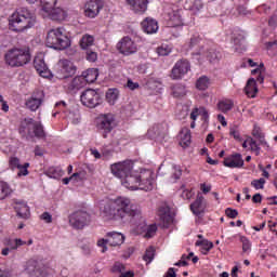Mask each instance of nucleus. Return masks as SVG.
<instances>
[{
  "label": "nucleus",
  "instance_id": "nucleus-1",
  "mask_svg": "<svg viewBox=\"0 0 277 277\" xmlns=\"http://www.w3.org/2000/svg\"><path fill=\"white\" fill-rule=\"evenodd\" d=\"M100 215L103 220H115L129 224L131 220L142 217V208L137 203H132L131 199L119 197L114 201H103L100 205Z\"/></svg>",
  "mask_w": 277,
  "mask_h": 277
},
{
  "label": "nucleus",
  "instance_id": "nucleus-2",
  "mask_svg": "<svg viewBox=\"0 0 277 277\" xmlns=\"http://www.w3.org/2000/svg\"><path fill=\"white\" fill-rule=\"evenodd\" d=\"M121 184L127 189H143V192H150L155 186V179H153V171L148 169H141L140 171H132L123 180Z\"/></svg>",
  "mask_w": 277,
  "mask_h": 277
},
{
  "label": "nucleus",
  "instance_id": "nucleus-3",
  "mask_svg": "<svg viewBox=\"0 0 277 277\" xmlns=\"http://www.w3.org/2000/svg\"><path fill=\"white\" fill-rule=\"evenodd\" d=\"M36 25V15L27 8H18L9 16V29L21 34Z\"/></svg>",
  "mask_w": 277,
  "mask_h": 277
},
{
  "label": "nucleus",
  "instance_id": "nucleus-4",
  "mask_svg": "<svg viewBox=\"0 0 277 277\" xmlns=\"http://www.w3.org/2000/svg\"><path fill=\"white\" fill-rule=\"evenodd\" d=\"M45 44L55 51H64L70 47V38L66 35L64 27L52 28L48 31Z\"/></svg>",
  "mask_w": 277,
  "mask_h": 277
},
{
  "label": "nucleus",
  "instance_id": "nucleus-5",
  "mask_svg": "<svg viewBox=\"0 0 277 277\" xmlns=\"http://www.w3.org/2000/svg\"><path fill=\"white\" fill-rule=\"evenodd\" d=\"M4 62L11 68H21L31 62V53L23 48H13L5 52Z\"/></svg>",
  "mask_w": 277,
  "mask_h": 277
},
{
  "label": "nucleus",
  "instance_id": "nucleus-6",
  "mask_svg": "<svg viewBox=\"0 0 277 277\" xmlns=\"http://www.w3.org/2000/svg\"><path fill=\"white\" fill-rule=\"evenodd\" d=\"M19 133L22 137H26V140L34 137L44 140V137H47L42 123L40 121H34V119H25L19 127Z\"/></svg>",
  "mask_w": 277,
  "mask_h": 277
},
{
  "label": "nucleus",
  "instance_id": "nucleus-7",
  "mask_svg": "<svg viewBox=\"0 0 277 277\" xmlns=\"http://www.w3.org/2000/svg\"><path fill=\"white\" fill-rule=\"evenodd\" d=\"M24 271L29 277H49L51 275V268L35 259H30L26 262Z\"/></svg>",
  "mask_w": 277,
  "mask_h": 277
},
{
  "label": "nucleus",
  "instance_id": "nucleus-8",
  "mask_svg": "<svg viewBox=\"0 0 277 277\" xmlns=\"http://www.w3.org/2000/svg\"><path fill=\"white\" fill-rule=\"evenodd\" d=\"M116 127V117L114 114L101 115L97 118V129L101 131L104 138H107V135L114 131Z\"/></svg>",
  "mask_w": 277,
  "mask_h": 277
},
{
  "label": "nucleus",
  "instance_id": "nucleus-9",
  "mask_svg": "<svg viewBox=\"0 0 277 277\" xmlns=\"http://www.w3.org/2000/svg\"><path fill=\"white\" fill-rule=\"evenodd\" d=\"M133 160H123L113 163L110 166V171L114 176L122 181L128 174L133 172Z\"/></svg>",
  "mask_w": 277,
  "mask_h": 277
},
{
  "label": "nucleus",
  "instance_id": "nucleus-10",
  "mask_svg": "<svg viewBox=\"0 0 277 277\" xmlns=\"http://www.w3.org/2000/svg\"><path fill=\"white\" fill-rule=\"evenodd\" d=\"M80 101L84 107H89L90 109H94V107H98L101 103H103V98L101 97V93L96 92L94 89H87L80 95Z\"/></svg>",
  "mask_w": 277,
  "mask_h": 277
},
{
  "label": "nucleus",
  "instance_id": "nucleus-11",
  "mask_svg": "<svg viewBox=\"0 0 277 277\" xmlns=\"http://www.w3.org/2000/svg\"><path fill=\"white\" fill-rule=\"evenodd\" d=\"M69 225L72 226L76 230H81L90 224V214L85 211L78 210L71 213L68 217Z\"/></svg>",
  "mask_w": 277,
  "mask_h": 277
},
{
  "label": "nucleus",
  "instance_id": "nucleus-12",
  "mask_svg": "<svg viewBox=\"0 0 277 277\" xmlns=\"http://www.w3.org/2000/svg\"><path fill=\"white\" fill-rule=\"evenodd\" d=\"M124 243V236L120 233H108L106 239H100L97 241L98 248H102V252H107V246L116 248V246H122Z\"/></svg>",
  "mask_w": 277,
  "mask_h": 277
},
{
  "label": "nucleus",
  "instance_id": "nucleus-13",
  "mask_svg": "<svg viewBox=\"0 0 277 277\" xmlns=\"http://www.w3.org/2000/svg\"><path fill=\"white\" fill-rule=\"evenodd\" d=\"M117 51L126 57L135 55V53H137V43H135L131 37L126 36L117 43Z\"/></svg>",
  "mask_w": 277,
  "mask_h": 277
},
{
  "label": "nucleus",
  "instance_id": "nucleus-14",
  "mask_svg": "<svg viewBox=\"0 0 277 277\" xmlns=\"http://www.w3.org/2000/svg\"><path fill=\"white\" fill-rule=\"evenodd\" d=\"M130 223L136 226V228H140L141 230H145V239H153V237L157 235V225L151 224L146 226V220L144 219V216H142V214L140 219L134 217L130 221Z\"/></svg>",
  "mask_w": 277,
  "mask_h": 277
},
{
  "label": "nucleus",
  "instance_id": "nucleus-15",
  "mask_svg": "<svg viewBox=\"0 0 277 277\" xmlns=\"http://www.w3.org/2000/svg\"><path fill=\"white\" fill-rule=\"evenodd\" d=\"M192 70V64L186 58H182L175 63L171 70V79L179 80Z\"/></svg>",
  "mask_w": 277,
  "mask_h": 277
},
{
  "label": "nucleus",
  "instance_id": "nucleus-16",
  "mask_svg": "<svg viewBox=\"0 0 277 277\" xmlns=\"http://www.w3.org/2000/svg\"><path fill=\"white\" fill-rule=\"evenodd\" d=\"M85 78L82 76H77L75 78H67L63 82V87L70 94H75V92H79L82 88H85Z\"/></svg>",
  "mask_w": 277,
  "mask_h": 277
},
{
  "label": "nucleus",
  "instance_id": "nucleus-17",
  "mask_svg": "<svg viewBox=\"0 0 277 277\" xmlns=\"http://www.w3.org/2000/svg\"><path fill=\"white\" fill-rule=\"evenodd\" d=\"M77 72V67L72 64V62L68 60H61L58 62V70L57 75L60 79H68L69 77H72Z\"/></svg>",
  "mask_w": 277,
  "mask_h": 277
},
{
  "label": "nucleus",
  "instance_id": "nucleus-18",
  "mask_svg": "<svg viewBox=\"0 0 277 277\" xmlns=\"http://www.w3.org/2000/svg\"><path fill=\"white\" fill-rule=\"evenodd\" d=\"M103 10V2L101 0H90L84 5V16L88 18H96Z\"/></svg>",
  "mask_w": 277,
  "mask_h": 277
},
{
  "label": "nucleus",
  "instance_id": "nucleus-19",
  "mask_svg": "<svg viewBox=\"0 0 277 277\" xmlns=\"http://www.w3.org/2000/svg\"><path fill=\"white\" fill-rule=\"evenodd\" d=\"M43 101H44V92L35 91L32 95L26 101V107L30 109V111H38Z\"/></svg>",
  "mask_w": 277,
  "mask_h": 277
},
{
  "label": "nucleus",
  "instance_id": "nucleus-20",
  "mask_svg": "<svg viewBox=\"0 0 277 277\" xmlns=\"http://www.w3.org/2000/svg\"><path fill=\"white\" fill-rule=\"evenodd\" d=\"M34 67L40 77H43L44 79H49V77H51V69H49V66L44 62V56H36L34 60Z\"/></svg>",
  "mask_w": 277,
  "mask_h": 277
},
{
  "label": "nucleus",
  "instance_id": "nucleus-21",
  "mask_svg": "<svg viewBox=\"0 0 277 277\" xmlns=\"http://www.w3.org/2000/svg\"><path fill=\"white\" fill-rule=\"evenodd\" d=\"M223 164L225 166V168L232 169L243 168V157L241 156V154H232L224 158Z\"/></svg>",
  "mask_w": 277,
  "mask_h": 277
},
{
  "label": "nucleus",
  "instance_id": "nucleus-22",
  "mask_svg": "<svg viewBox=\"0 0 277 277\" xmlns=\"http://www.w3.org/2000/svg\"><path fill=\"white\" fill-rule=\"evenodd\" d=\"M126 3L134 14H144L148 10V0H126Z\"/></svg>",
  "mask_w": 277,
  "mask_h": 277
},
{
  "label": "nucleus",
  "instance_id": "nucleus-23",
  "mask_svg": "<svg viewBox=\"0 0 277 277\" xmlns=\"http://www.w3.org/2000/svg\"><path fill=\"white\" fill-rule=\"evenodd\" d=\"M141 27L145 34H157L159 31V23L153 17H147L141 23Z\"/></svg>",
  "mask_w": 277,
  "mask_h": 277
},
{
  "label": "nucleus",
  "instance_id": "nucleus-24",
  "mask_svg": "<svg viewBox=\"0 0 277 277\" xmlns=\"http://www.w3.org/2000/svg\"><path fill=\"white\" fill-rule=\"evenodd\" d=\"M4 246H6V248H10L11 250H18V248H21L22 246H31L34 243V239H29L28 241H25L21 238H15V239H11V238H6L3 241Z\"/></svg>",
  "mask_w": 277,
  "mask_h": 277
},
{
  "label": "nucleus",
  "instance_id": "nucleus-25",
  "mask_svg": "<svg viewBox=\"0 0 277 277\" xmlns=\"http://www.w3.org/2000/svg\"><path fill=\"white\" fill-rule=\"evenodd\" d=\"M13 208L18 217H22L23 220H27L29 217V206H27L25 201H14Z\"/></svg>",
  "mask_w": 277,
  "mask_h": 277
},
{
  "label": "nucleus",
  "instance_id": "nucleus-26",
  "mask_svg": "<svg viewBox=\"0 0 277 277\" xmlns=\"http://www.w3.org/2000/svg\"><path fill=\"white\" fill-rule=\"evenodd\" d=\"M190 211L194 215L205 213V197L202 195L198 194L196 200L190 203Z\"/></svg>",
  "mask_w": 277,
  "mask_h": 277
},
{
  "label": "nucleus",
  "instance_id": "nucleus-27",
  "mask_svg": "<svg viewBox=\"0 0 277 277\" xmlns=\"http://www.w3.org/2000/svg\"><path fill=\"white\" fill-rule=\"evenodd\" d=\"M164 133L166 126L163 123L155 124L147 131V135L150 140H157V137H161Z\"/></svg>",
  "mask_w": 277,
  "mask_h": 277
},
{
  "label": "nucleus",
  "instance_id": "nucleus-28",
  "mask_svg": "<svg viewBox=\"0 0 277 277\" xmlns=\"http://www.w3.org/2000/svg\"><path fill=\"white\" fill-rule=\"evenodd\" d=\"M245 92L249 98H254V96H256V93L259 92V88L256 87V80L254 78H250L247 81V84L245 87Z\"/></svg>",
  "mask_w": 277,
  "mask_h": 277
},
{
  "label": "nucleus",
  "instance_id": "nucleus-29",
  "mask_svg": "<svg viewBox=\"0 0 277 277\" xmlns=\"http://www.w3.org/2000/svg\"><path fill=\"white\" fill-rule=\"evenodd\" d=\"M216 107L222 114H228L235 107V102L230 98H223L217 102Z\"/></svg>",
  "mask_w": 277,
  "mask_h": 277
},
{
  "label": "nucleus",
  "instance_id": "nucleus-30",
  "mask_svg": "<svg viewBox=\"0 0 277 277\" xmlns=\"http://www.w3.org/2000/svg\"><path fill=\"white\" fill-rule=\"evenodd\" d=\"M51 21H64L66 18V11L62 8L53 6L50 12H45Z\"/></svg>",
  "mask_w": 277,
  "mask_h": 277
},
{
  "label": "nucleus",
  "instance_id": "nucleus-31",
  "mask_svg": "<svg viewBox=\"0 0 277 277\" xmlns=\"http://www.w3.org/2000/svg\"><path fill=\"white\" fill-rule=\"evenodd\" d=\"M81 77L84 79L85 85L88 83H94L96 79H98V69L96 68H90L82 72Z\"/></svg>",
  "mask_w": 277,
  "mask_h": 277
},
{
  "label": "nucleus",
  "instance_id": "nucleus-32",
  "mask_svg": "<svg viewBox=\"0 0 277 277\" xmlns=\"http://www.w3.org/2000/svg\"><path fill=\"white\" fill-rule=\"evenodd\" d=\"M189 144H192V130L183 129L180 132V146H182V148H187Z\"/></svg>",
  "mask_w": 277,
  "mask_h": 277
},
{
  "label": "nucleus",
  "instance_id": "nucleus-33",
  "mask_svg": "<svg viewBox=\"0 0 277 277\" xmlns=\"http://www.w3.org/2000/svg\"><path fill=\"white\" fill-rule=\"evenodd\" d=\"M12 194H14L12 186L5 181H0V200H5V198H10Z\"/></svg>",
  "mask_w": 277,
  "mask_h": 277
},
{
  "label": "nucleus",
  "instance_id": "nucleus-34",
  "mask_svg": "<svg viewBox=\"0 0 277 277\" xmlns=\"http://www.w3.org/2000/svg\"><path fill=\"white\" fill-rule=\"evenodd\" d=\"M168 25L169 27H181V25H183V18L179 11H174L169 14Z\"/></svg>",
  "mask_w": 277,
  "mask_h": 277
},
{
  "label": "nucleus",
  "instance_id": "nucleus-35",
  "mask_svg": "<svg viewBox=\"0 0 277 277\" xmlns=\"http://www.w3.org/2000/svg\"><path fill=\"white\" fill-rule=\"evenodd\" d=\"M195 246L201 248V254H209L211 250H213V242L209 241L208 239L197 240Z\"/></svg>",
  "mask_w": 277,
  "mask_h": 277
},
{
  "label": "nucleus",
  "instance_id": "nucleus-36",
  "mask_svg": "<svg viewBox=\"0 0 277 277\" xmlns=\"http://www.w3.org/2000/svg\"><path fill=\"white\" fill-rule=\"evenodd\" d=\"M158 215L163 224H172V215L170 214L169 208L160 207L158 210Z\"/></svg>",
  "mask_w": 277,
  "mask_h": 277
},
{
  "label": "nucleus",
  "instance_id": "nucleus-37",
  "mask_svg": "<svg viewBox=\"0 0 277 277\" xmlns=\"http://www.w3.org/2000/svg\"><path fill=\"white\" fill-rule=\"evenodd\" d=\"M209 85H211V79L207 76H201L196 81L197 90L205 92V90H209Z\"/></svg>",
  "mask_w": 277,
  "mask_h": 277
},
{
  "label": "nucleus",
  "instance_id": "nucleus-38",
  "mask_svg": "<svg viewBox=\"0 0 277 277\" xmlns=\"http://www.w3.org/2000/svg\"><path fill=\"white\" fill-rule=\"evenodd\" d=\"M45 174L50 179H62V176H64L65 172L60 167H51L48 169Z\"/></svg>",
  "mask_w": 277,
  "mask_h": 277
},
{
  "label": "nucleus",
  "instance_id": "nucleus-39",
  "mask_svg": "<svg viewBox=\"0 0 277 277\" xmlns=\"http://www.w3.org/2000/svg\"><path fill=\"white\" fill-rule=\"evenodd\" d=\"M207 60L209 61L210 64H217V62L222 60V53L214 49H210L207 52Z\"/></svg>",
  "mask_w": 277,
  "mask_h": 277
},
{
  "label": "nucleus",
  "instance_id": "nucleus-40",
  "mask_svg": "<svg viewBox=\"0 0 277 277\" xmlns=\"http://www.w3.org/2000/svg\"><path fill=\"white\" fill-rule=\"evenodd\" d=\"M119 91L118 89H108L106 92V101L109 105H116V101H118Z\"/></svg>",
  "mask_w": 277,
  "mask_h": 277
},
{
  "label": "nucleus",
  "instance_id": "nucleus-41",
  "mask_svg": "<svg viewBox=\"0 0 277 277\" xmlns=\"http://www.w3.org/2000/svg\"><path fill=\"white\" fill-rule=\"evenodd\" d=\"M92 44H94V37H92V35L82 36L80 40L81 49H88L89 47H92Z\"/></svg>",
  "mask_w": 277,
  "mask_h": 277
},
{
  "label": "nucleus",
  "instance_id": "nucleus-42",
  "mask_svg": "<svg viewBox=\"0 0 277 277\" xmlns=\"http://www.w3.org/2000/svg\"><path fill=\"white\" fill-rule=\"evenodd\" d=\"M43 12H51L57 4V0H40Z\"/></svg>",
  "mask_w": 277,
  "mask_h": 277
},
{
  "label": "nucleus",
  "instance_id": "nucleus-43",
  "mask_svg": "<svg viewBox=\"0 0 277 277\" xmlns=\"http://www.w3.org/2000/svg\"><path fill=\"white\" fill-rule=\"evenodd\" d=\"M252 135L256 140H259V143L262 146H265V144H267V142L265 141V134L261 131L260 128H254L253 131H252Z\"/></svg>",
  "mask_w": 277,
  "mask_h": 277
},
{
  "label": "nucleus",
  "instance_id": "nucleus-44",
  "mask_svg": "<svg viewBox=\"0 0 277 277\" xmlns=\"http://www.w3.org/2000/svg\"><path fill=\"white\" fill-rule=\"evenodd\" d=\"M265 68V65L260 64V66L251 71V75H258L256 81L258 83H263L265 81V78L263 77V70Z\"/></svg>",
  "mask_w": 277,
  "mask_h": 277
},
{
  "label": "nucleus",
  "instance_id": "nucleus-45",
  "mask_svg": "<svg viewBox=\"0 0 277 277\" xmlns=\"http://www.w3.org/2000/svg\"><path fill=\"white\" fill-rule=\"evenodd\" d=\"M155 259V247H149L145 251V254L143 255V261L146 263H153V260Z\"/></svg>",
  "mask_w": 277,
  "mask_h": 277
},
{
  "label": "nucleus",
  "instance_id": "nucleus-46",
  "mask_svg": "<svg viewBox=\"0 0 277 277\" xmlns=\"http://www.w3.org/2000/svg\"><path fill=\"white\" fill-rule=\"evenodd\" d=\"M172 92H173V96H175V98L185 96V87H183V84H175L172 88Z\"/></svg>",
  "mask_w": 277,
  "mask_h": 277
},
{
  "label": "nucleus",
  "instance_id": "nucleus-47",
  "mask_svg": "<svg viewBox=\"0 0 277 277\" xmlns=\"http://www.w3.org/2000/svg\"><path fill=\"white\" fill-rule=\"evenodd\" d=\"M232 40H233V44H235L236 47V51H239V49H243L241 48L243 47V40H245L243 35H238V36L234 35Z\"/></svg>",
  "mask_w": 277,
  "mask_h": 277
},
{
  "label": "nucleus",
  "instance_id": "nucleus-48",
  "mask_svg": "<svg viewBox=\"0 0 277 277\" xmlns=\"http://www.w3.org/2000/svg\"><path fill=\"white\" fill-rule=\"evenodd\" d=\"M29 162H25L24 164H21L17 169V176H27L29 174Z\"/></svg>",
  "mask_w": 277,
  "mask_h": 277
},
{
  "label": "nucleus",
  "instance_id": "nucleus-49",
  "mask_svg": "<svg viewBox=\"0 0 277 277\" xmlns=\"http://www.w3.org/2000/svg\"><path fill=\"white\" fill-rule=\"evenodd\" d=\"M249 146H250L252 153H254V155L256 157H259V155H261V147L259 146V143H256V141H254L253 138H250Z\"/></svg>",
  "mask_w": 277,
  "mask_h": 277
},
{
  "label": "nucleus",
  "instance_id": "nucleus-50",
  "mask_svg": "<svg viewBox=\"0 0 277 277\" xmlns=\"http://www.w3.org/2000/svg\"><path fill=\"white\" fill-rule=\"evenodd\" d=\"M265 179L261 177L259 180H253L251 182V187H254V189H265Z\"/></svg>",
  "mask_w": 277,
  "mask_h": 277
},
{
  "label": "nucleus",
  "instance_id": "nucleus-51",
  "mask_svg": "<svg viewBox=\"0 0 277 277\" xmlns=\"http://www.w3.org/2000/svg\"><path fill=\"white\" fill-rule=\"evenodd\" d=\"M124 269H127L124 264L120 262H115V264L111 267L113 274H123L122 272H124Z\"/></svg>",
  "mask_w": 277,
  "mask_h": 277
},
{
  "label": "nucleus",
  "instance_id": "nucleus-52",
  "mask_svg": "<svg viewBox=\"0 0 277 277\" xmlns=\"http://www.w3.org/2000/svg\"><path fill=\"white\" fill-rule=\"evenodd\" d=\"M157 53L163 57L166 55H170V53H172V49H170L168 45H161L157 49Z\"/></svg>",
  "mask_w": 277,
  "mask_h": 277
},
{
  "label": "nucleus",
  "instance_id": "nucleus-53",
  "mask_svg": "<svg viewBox=\"0 0 277 277\" xmlns=\"http://www.w3.org/2000/svg\"><path fill=\"white\" fill-rule=\"evenodd\" d=\"M240 241L242 243V251L243 252H248V250H250V248H252V245L250 243V240L248 239V237L241 236Z\"/></svg>",
  "mask_w": 277,
  "mask_h": 277
},
{
  "label": "nucleus",
  "instance_id": "nucleus-54",
  "mask_svg": "<svg viewBox=\"0 0 277 277\" xmlns=\"http://www.w3.org/2000/svg\"><path fill=\"white\" fill-rule=\"evenodd\" d=\"M87 61L88 62H96V60H98V54L92 50H87Z\"/></svg>",
  "mask_w": 277,
  "mask_h": 277
},
{
  "label": "nucleus",
  "instance_id": "nucleus-55",
  "mask_svg": "<svg viewBox=\"0 0 277 277\" xmlns=\"http://www.w3.org/2000/svg\"><path fill=\"white\" fill-rule=\"evenodd\" d=\"M198 44H200V36L195 35L189 40L188 49H194L195 47H198Z\"/></svg>",
  "mask_w": 277,
  "mask_h": 277
},
{
  "label": "nucleus",
  "instance_id": "nucleus-56",
  "mask_svg": "<svg viewBox=\"0 0 277 277\" xmlns=\"http://www.w3.org/2000/svg\"><path fill=\"white\" fill-rule=\"evenodd\" d=\"M70 181H81V176L79 173H74L71 176L69 177H64L63 179V184L64 185H68V183H70Z\"/></svg>",
  "mask_w": 277,
  "mask_h": 277
},
{
  "label": "nucleus",
  "instance_id": "nucleus-57",
  "mask_svg": "<svg viewBox=\"0 0 277 277\" xmlns=\"http://www.w3.org/2000/svg\"><path fill=\"white\" fill-rule=\"evenodd\" d=\"M9 166L12 170L18 169L21 166V160L16 157H11L9 160Z\"/></svg>",
  "mask_w": 277,
  "mask_h": 277
},
{
  "label": "nucleus",
  "instance_id": "nucleus-58",
  "mask_svg": "<svg viewBox=\"0 0 277 277\" xmlns=\"http://www.w3.org/2000/svg\"><path fill=\"white\" fill-rule=\"evenodd\" d=\"M201 113H202V107L194 108L190 113V120H194V122H196V120H198V116H201Z\"/></svg>",
  "mask_w": 277,
  "mask_h": 277
},
{
  "label": "nucleus",
  "instance_id": "nucleus-59",
  "mask_svg": "<svg viewBox=\"0 0 277 277\" xmlns=\"http://www.w3.org/2000/svg\"><path fill=\"white\" fill-rule=\"evenodd\" d=\"M225 215L227 217H229L230 220H235V217H237V215H239V212L233 208H227L225 210Z\"/></svg>",
  "mask_w": 277,
  "mask_h": 277
},
{
  "label": "nucleus",
  "instance_id": "nucleus-60",
  "mask_svg": "<svg viewBox=\"0 0 277 277\" xmlns=\"http://www.w3.org/2000/svg\"><path fill=\"white\" fill-rule=\"evenodd\" d=\"M181 197H182L184 200H192V198H194V190H192V189H184V190L182 192Z\"/></svg>",
  "mask_w": 277,
  "mask_h": 277
},
{
  "label": "nucleus",
  "instance_id": "nucleus-61",
  "mask_svg": "<svg viewBox=\"0 0 277 277\" xmlns=\"http://www.w3.org/2000/svg\"><path fill=\"white\" fill-rule=\"evenodd\" d=\"M182 175H183V170H181V167L173 166V177L175 180H179V179H181Z\"/></svg>",
  "mask_w": 277,
  "mask_h": 277
},
{
  "label": "nucleus",
  "instance_id": "nucleus-62",
  "mask_svg": "<svg viewBox=\"0 0 277 277\" xmlns=\"http://www.w3.org/2000/svg\"><path fill=\"white\" fill-rule=\"evenodd\" d=\"M40 219L43 220V222H45V224H51V222H53V216L49 212H43L41 214Z\"/></svg>",
  "mask_w": 277,
  "mask_h": 277
},
{
  "label": "nucleus",
  "instance_id": "nucleus-63",
  "mask_svg": "<svg viewBox=\"0 0 277 277\" xmlns=\"http://www.w3.org/2000/svg\"><path fill=\"white\" fill-rule=\"evenodd\" d=\"M229 135L234 137V140H237L238 142H241V134L238 132L237 129L230 128Z\"/></svg>",
  "mask_w": 277,
  "mask_h": 277
},
{
  "label": "nucleus",
  "instance_id": "nucleus-64",
  "mask_svg": "<svg viewBox=\"0 0 277 277\" xmlns=\"http://www.w3.org/2000/svg\"><path fill=\"white\" fill-rule=\"evenodd\" d=\"M127 88H129V90H137V88H140V83L133 82V80L129 79L127 82Z\"/></svg>",
  "mask_w": 277,
  "mask_h": 277
}]
</instances>
